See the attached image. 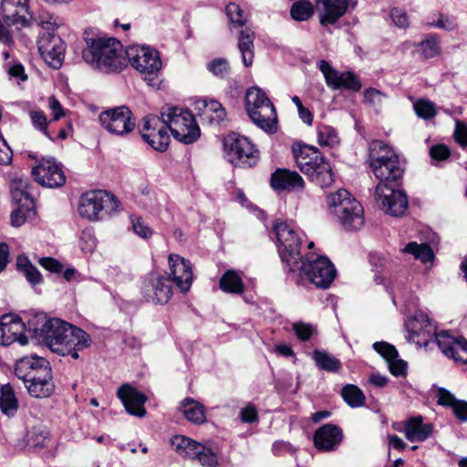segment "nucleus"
<instances>
[{"label":"nucleus","instance_id":"f257e3e1","mask_svg":"<svg viewBox=\"0 0 467 467\" xmlns=\"http://www.w3.org/2000/svg\"><path fill=\"white\" fill-rule=\"evenodd\" d=\"M368 162L379 180L375 189L377 204L388 214L400 216L408 208L407 195L396 189L404 173V164L395 150L381 140L369 144Z\"/></svg>","mask_w":467,"mask_h":467},{"label":"nucleus","instance_id":"f03ea898","mask_svg":"<svg viewBox=\"0 0 467 467\" xmlns=\"http://www.w3.org/2000/svg\"><path fill=\"white\" fill-rule=\"evenodd\" d=\"M27 333L53 352L71 356L74 359H78V352L91 343L90 336L83 329L59 318H47L42 314L28 320Z\"/></svg>","mask_w":467,"mask_h":467},{"label":"nucleus","instance_id":"7ed1b4c3","mask_svg":"<svg viewBox=\"0 0 467 467\" xmlns=\"http://www.w3.org/2000/svg\"><path fill=\"white\" fill-rule=\"evenodd\" d=\"M87 47L82 57L86 63L103 73L122 70L126 65L123 47L116 38L97 37L92 33L84 32Z\"/></svg>","mask_w":467,"mask_h":467},{"label":"nucleus","instance_id":"20e7f679","mask_svg":"<svg viewBox=\"0 0 467 467\" xmlns=\"http://www.w3.org/2000/svg\"><path fill=\"white\" fill-rule=\"evenodd\" d=\"M293 151L297 167L313 183L327 188L334 182L331 165L317 148L304 145Z\"/></svg>","mask_w":467,"mask_h":467},{"label":"nucleus","instance_id":"39448f33","mask_svg":"<svg viewBox=\"0 0 467 467\" xmlns=\"http://www.w3.org/2000/svg\"><path fill=\"white\" fill-rule=\"evenodd\" d=\"M331 213L346 231H356L364 224V210L361 203L347 190L341 189L327 197Z\"/></svg>","mask_w":467,"mask_h":467},{"label":"nucleus","instance_id":"423d86ee","mask_svg":"<svg viewBox=\"0 0 467 467\" xmlns=\"http://www.w3.org/2000/svg\"><path fill=\"white\" fill-rule=\"evenodd\" d=\"M273 228L284 269L287 272L294 270L303 257L300 253L303 234L296 229L294 223L282 220H276Z\"/></svg>","mask_w":467,"mask_h":467},{"label":"nucleus","instance_id":"0eeeda50","mask_svg":"<svg viewBox=\"0 0 467 467\" xmlns=\"http://www.w3.org/2000/svg\"><path fill=\"white\" fill-rule=\"evenodd\" d=\"M245 109L252 121L269 134L277 130V114L274 104L259 88L253 87L246 91Z\"/></svg>","mask_w":467,"mask_h":467},{"label":"nucleus","instance_id":"6e6552de","mask_svg":"<svg viewBox=\"0 0 467 467\" xmlns=\"http://www.w3.org/2000/svg\"><path fill=\"white\" fill-rule=\"evenodd\" d=\"M173 138L184 144L196 141L201 136L200 128L192 113L182 108L171 107L161 114Z\"/></svg>","mask_w":467,"mask_h":467},{"label":"nucleus","instance_id":"1a4fd4ad","mask_svg":"<svg viewBox=\"0 0 467 467\" xmlns=\"http://www.w3.org/2000/svg\"><path fill=\"white\" fill-rule=\"evenodd\" d=\"M0 19V42L6 46L13 43V37L7 28L9 26L17 27L29 26L33 21L29 0H2Z\"/></svg>","mask_w":467,"mask_h":467},{"label":"nucleus","instance_id":"9d476101","mask_svg":"<svg viewBox=\"0 0 467 467\" xmlns=\"http://www.w3.org/2000/svg\"><path fill=\"white\" fill-rule=\"evenodd\" d=\"M289 273H298L301 277H306L311 284L318 288L326 289L330 286L336 277L337 271L326 256H318L314 254L302 257L298 261V266Z\"/></svg>","mask_w":467,"mask_h":467},{"label":"nucleus","instance_id":"9b49d317","mask_svg":"<svg viewBox=\"0 0 467 467\" xmlns=\"http://www.w3.org/2000/svg\"><path fill=\"white\" fill-rule=\"evenodd\" d=\"M119 204L112 193L96 190L82 194L78 211L81 217L89 221L101 220L117 212Z\"/></svg>","mask_w":467,"mask_h":467},{"label":"nucleus","instance_id":"f8f14e48","mask_svg":"<svg viewBox=\"0 0 467 467\" xmlns=\"http://www.w3.org/2000/svg\"><path fill=\"white\" fill-rule=\"evenodd\" d=\"M11 195L16 208L11 213V224L21 226L27 218L35 215V200L29 191L27 180L16 178L11 182Z\"/></svg>","mask_w":467,"mask_h":467},{"label":"nucleus","instance_id":"ddd939ff","mask_svg":"<svg viewBox=\"0 0 467 467\" xmlns=\"http://www.w3.org/2000/svg\"><path fill=\"white\" fill-rule=\"evenodd\" d=\"M225 12L232 26L242 27L238 36V49L242 56L243 64L249 67L254 60V32L251 28H244L246 16L237 4L230 3L225 8Z\"/></svg>","mask_w":467,"mask_h":467},{"label":"nucleus","instance_id":"4468645a","mask_svg":"<svg viewBox=\"0 0 467 467\" xmlns=\"http://www.w3.org/2000/svg\"><path fill=\"white\" fill-rule=\"evenodd\" d=\"M225 155L234 166L253 167L258 161V151L251 141L243 136L233 133L223 142Z\"/></svg>","mask_w":467,"mask_h":467},{"label":"nucleus","instance_id":"2eb2a0df","mask_svg":"<svg viewBox=\"0 0 467 467\" xmlns=\"http://www.w3.org/2000/svg\"><path fill=\"white\" fill-rule=\"evenodd\" d=\"M100 125L114 136L125 137L136 127V119L126 106L115 107L102 111L99 116Z\"/></svg>","mask_w":467,"mask_h":467},{"label":"nucleus","instance_id":"dca6fc26","mask_svg":"<svg viewBox=\"0 0 467 467\" xmlns=\"http://www.w3.org/2000/svg\"><path fill=\"white\" fill-rule=\"evenodd\" d=\"M126 60L141 74L156 76L161 68L160 53L154 48L130 46L126 51Z\"/></svg>","mask_w":467,"mask_h":467},{"label":"nucleus","instance_id":"f3484780","mask_svg":"<svg viewBox=\"0 0 467 467\" xmlns=\"http://www.w3.org/2000/svg\"><path fill=\"white\" fill-rule=\"evenodd\" d=\"M142 122L140 134L143 140L153 150L164 152L171 140L164 120L161 117L149 115L143 118Z\"/></svg>","mask_w":467,"mask_h":467},{"label":"nucleus","instance_id":"a211bd4d","mask_svg":"<svg viewBox=\"0 0 467 467\" xmlns=\"http://www.w3.org/2000/svg\"><path fill=\"white\" fill-rule=\"evenodd\" d=\"M141 293L147 302L164 305L172 295L171 280L159 274L150 273L143 280Z\"/></svg>","mask_w":467,"mask_h":467},{"label":"nucleus","instance_id":"6ab92c4d","mask_svg":"<svg viewBox=\"0 0 467 467\" xmlns=\"http://www.w3.org/2000/svg\"><path fill=\"white\" fill-rule=\"evenodd\" d=\"M409 337L408 339L419 346L427 347L431 341L436 343V327L431 319L422 311H417L414 317L407 324Z\"/></svg>","mask_w":467,"mask_h":467},{"label":"nucleus","instance_id":"aec40b11","mask_svg":"<svg viewBox=\"0 0 467 467\" xmlns=\"http://www.w3.org/2000/svg\"><path fill=\"white\" fill-rule=\"evenodd\" d=\"M38 50L43 58L54 68H59L65 57V43L60 36L51 32L40 35Z\"/></svg>","mask_w":467,"mask_h":467},{"label":"nucleus","instance_id":"412c9836","mask_svg":"<svg viewBox=\"0 0 467 467\" xmlns=\"http://www.w3.org/2000/svg\"><path fill=\"white\" fill-rule=\"evenodd\" d=\"M15 374L23 382H26V380H36L38 377H51L52 369L48 360L46 358L30 356L25 357L16 362Z\"/></svg>","mask_w":467,"mask_h":467},{"label":"nucleus","instance_id":"4be33fe9","mask_svg":"<svg viewBox=\"0 0 467 467\" xmlns=\"http://www.w3.org/2000/svg\"><path fill=\"white\" fill-rule=\"evenodd\" d=\"M32 174L39 184L48 188L60 187L66 182L60 163L53 158L43 159L33 168Z\"/></svg>","mask_w":467,"mask_h":467},{"label":"nucleus","instance_id":"5701e85b","mask_svg":"<svg viewBox=\"0 0 467 467\" xmlns=\"http://www.w3.org/2000/svg\"><path fill=\"white\" fill-rule=\"evenodd\" d=\"M27 326L20 317L3 316L0 320V345L9 346L17 342L21 346L28 343Z\"/></svg>","mask_w":467,"mask_h":467},{"label":"nucleus","instance_id":"b1692460","mask_svg":"<svg viewBox=\"0 0 467 467\" xmlns=\"http://www.w3.org/2000/svg\"><path fill=\"white\" fill-rule=\"evenodd\" d=\"M327 86L334 89H348L358 91L361 88V82L358 78L350 71L338 73L327 60H320L318 64Z\"/></svg>","mask_w":467,"mask_h":467},{"label":"nucleus","instance_id":"393cba45","mask_svg":"<svg viewBox=\"0 0 467 467\" xmlns=\"http://www.w3.org/2000/svg\"><path fill=\"white\" fill-rule=\"evenodd\" d=\"M436 344L448 358L467 364V339L463 337H454L447 331H441L436 336Z\"/></svg>","mask_w":467,"mask_h":467},{"label":"nucleus","instance_id":"a878e982","mask_svg":"<svg viewBox=\"0 0 467 467\" xmlns=\"http://www.w3.org/2000/svg\"><path fill=\"white\" fill-rule=\"evenodd\" d=\"M168 261L170 272L172 276L171 283H174L182 293L188 292L192 282L191 263L175 254H170Z\"/></svg>","mask_w":467,"mask_h":467},{"label":"nucleus","instance_id":"bb28decb","mask_svg":"<svg viewBox=\"0 0 467 467\" xmlns=\"http://www.w3.org/2000/svg\"><path fill=\"white\" fill-rule=\"evenodd\" d=\"M313 440L318 451H336L343 440V431L338 426L327 423L315 431Z\"/></svg>","mask_w":467,"mask_h":467},{"label":"nucleus","instance_id":"cd10ccee","mask_svg":"<svg viewBox=\"0 0 467 467\" xmlns=\"http://www.w3.org/2000/svg\"><path fill=\"white\" fill-rule=\"evenodd\" d=\"M118 398L124 405L126 411L133 416L143 417L146 414L144 403L146 396L133 388L131 385L123 384L117 392Z\"/></svg>","mask_w":467,"mask_h":467},{"label":"nucleus","instance_id":"c85d7f7f","mask_svg":"<svg viewBox=\"0 0 467 467\" xmlns=\"http://www.w3.org/2000/svg\"><path fill=\"white\" fill-rule=\"evenodd\" d=\"M270 185L276 192H297L305 187L301 175L288 169H276L270 177Z\"/></svg>","mask_w":467,"mask_h":467},{"label":"nucleus","instance_id":"c756f323","mask_svg":"<svg viewBox=\"0 0 467 467\" xmlns=\"http://www.w3.org/2000/svg\"><path fill=\"white\" fill-rule=\"evenodd\" d=\"M400 432H403L405 437L410 442L424 441L433 431V426L431 423H423L422 417H412L403 422L402 428L394 427Z\"/></svg>","mask_w":467,"mask_h":467},{"label":"nucleus","instance_id":"7c9ffc66","mask_svg":"<svg viewBox=\"0 0 467 467\" xmlns=\"http://www.w3.org/2000/svg\"><path fill=\"white\" fill-rule=\"evenodd\" d=\"M195 109L198 110L202 119L210 123H220L226 116L225 109L214 99H202L195 103Z\"/></svg>","mask_w":467,"mask_h":467},{"label":"nucleus","instance_id":"2f4dec72","mask_svg":"<svg viewBox=\"0 0 467 467\" xmlns=\"http://www.w3.org/2000/svg\"><path fill=\"white\" fill-rule=\"evenodd\" d=\"M324 5V14L320 17L323 26L335 24L343 16L348 7L349 0H321Z\"/></svg>","mask_w":467,"mask_h":467},{"label":"nucleus","instance_id":"473e14b6","mask_svg":"<svg viewBox=\"0 0 467 467\" xmlns=\"http://www.w3.org/2000/svg\"><path fill=\"white\" fill-rule=\"evenodd\" d=\"M180 410L193 424L201 425L206 421L205 407L192 398H185L181 402Z\"/></svg>","mask_w":467,"mask_h":467},{"label":"nucleus","instance_id":"72a5a7b5","mask_svg":"<svg viewBox=\"0 0 467 467\" xmlns=\"http://www.w3.org/2000/svg\"><path fill=\"white\" fill-rule=\"evenodd\" d=\"M16 270L21 273L30 286L36 289V286L44 283L40 271L31 263L27 256L20 254L16 261Z\"/></svg>","mask_w":467,"mask_h":467},{"label":"nucleus","instance_id":"f704fd0d","mask_svg":"<svg viewBox=\"0 0 467 467\" xmlns=\"http://www.w3.org/2000/svg\"><path fill=\"white\" fill-rule=\"evenodd\" d=\"M171 445L175 451L183 458L195 460L200 454V450H203V444L193 441L185 436H175L171 440Z\"/></svg>","mask_w":467,"mask_h":467},{"label":"nucleus","instance_id":"c9c22d12","mask_svg":"<svg viewBox=\"0 0 467 467\" xmlns=\"http://www.w3.org/2000/svg\"><path fill=\"white\" fill-rule=\"evenodd\" d=\"M24 384L29 395L37 399L47 398L55 390L53 376L48 378L38 377L36 380H26Z\"/></svg>","mask_w":467,"mask_h":467},{"label":"nucleus","instance_id":"e433bc0d","mask_svg":"<svg viewBox=\"0 0 467 467\" xmlns=\"http://www.w3.org/2000/svg\"><path fill=\"white\" fill-rule=\"evenodd\" d=\"M219 287L222 291L229 294L241 295L244 290L241 275L235 270H227L219 281Z\"/></svg>","mask_w":467,"mask_h":467},{"label":"nucleus","instance_id":"4c0bfd02","mask_svg":"<svg viewBox=\"0 0 467 467\" xmlns=\"http://www.w3.org/2000/svg\"><path fill=\"white\" fill-rule=\"evenodd\" d=\"M312 358L319 369L336 373L342 368L340 360L325 350H314Z\"/></svg>","mask_w":467,"mask_h":467},{"label":"nucleus","instance_id":"58836bf2","mask_svg":"<svg viewBox=\"0 0 467 467\" xmlns=\"http://www.w3.org/2000/svg\"><path fill=\"white\" fill-rule=\"evenodd\" d=\"M0 409L7 416H14L18 410V400L10 384L3 385L0 389Z\"/></svg>","mask_w":467,"mask_h":467},{"label":"nucleus","instance_id":"ea45409f","mask_svg":"<svg viewBox=\"0 0 467 467\" xmlns=\"http://www.w3.org/2000/svg\"><path fill=\"white\" fill-rule=\"evenodd\" d=\"M341 396L344 401L352 408L361 407L365 404V395L356 385L348 384L343 387Z\"/></svg>","mask_w":467,"mask_h":467},{"label":"nucleus","instance_id":"a19ab883","mask_svg":"<svg viewBox=\"0 0 467 467\" xmlns=\"http://www.w3.org/2000/svg\"><path fill=\"white\" fill-rule=\"evenodd\" d=\"M317 141L322 147L334 148L339 144V137L335 128L328 125H318L317 127Z\"/></svg>","mask_w":467,"mask_h":467},{"label":"nucleus","instance_id":"79ce46f5","mask_svg":"<svg viewBox=\"0 0 467 467\" xmlns=\"http://www.w3.org/2000/svg\"><path fill=\"white\" fill-rule=\"evenodd\" d=\"M403 253L411 254L416 259H420L426 264L434 258L433 251L427 244H417L416 242L409 243L403 249Z\"/></svg>","mask_w":467,"mask_h":467},{"label":"nucleus","instance_id":"37998d69","mask_svg":"<svg viewBox=\"0 0 467 467\" xmlns=\"http://www.w3.org/2000/svg\"><path fill=\"white\" fill-rule=\"evenodd\" d=\"M48 441V431L46 428L37 426L33 427L27 432V446L33 449H40L46 446Z\"/></svg>","mask_w":467,"mask_h":467},{"label":"nucleus","instance_id":"c03bdc74","mask_svg":"<svg viewBox=\"0 0 467 467\" xmlns=\"http://www.w3.org/2000/svg\"><path fill=\"white\" fill-rule=\"evenodd\" d=\"M290 13L293 19L296 21H306L313 15L314 8L309 1L303 0L294 3L291 6Z\"/></svg>","mask_w":467,"mask_h":467},{"label":"nucleus","instance_id":"a18cd8bd","mask_svg":"<svg viewBox=\"0 0 467 467\" xmlns=\"http://www.w3.org/2000/svg\"><path fill=\"white\" fill-rule=\"evenodd\" d=\"M29 117L33 126L41 131L47 139L54 141L55 137L48 130L49 122L42 110H30Z\"/></svg>","mask_w":467,"mask_h":467},{"label":"nucleus","instance_id":"49530a36","mask_svg":"<svg viewBox=\"0 0 467 467\" xmlns=\"http://www.w3.org/2000/svg\"><path fill=\"white\" fill-rule=\"evenodd\" d=\"M43 30L47 32L54 33V31L59 26L60 21L57 17H55L52 14L47 11L41 10L36 18L33 17Z\"/></svg>","mask_w":467,"mask_h":467},{"label":"nucleus","instance_id":"de8ad7c7","mask_svg":"<svg viewBox=\"0 0 467 467\" xmlns=\"http://www.w3.org/2000/svg\"><path fill=\"white\" fill-rule=\"evenodd\" d=\"M419 46L425 58H432L440 53V43L436 35H429Z\"/></svg>","mask_w":467,"mask_h":467},{"label":"nucleus","instance_id":"09e8293b","mask_svg":"<svg viewBox=\"0 0 467 467\" xmlns=\"http://www.w3.org/2000/svg\"><path fill=\"white\" fill-rule=\"evenodd\" d=\"M386 99V95L379 89L369 88L364 91V103L379 112L382 103Z\"/></svg>","mask_w":467,"mask_h":467},{"label":"nucleus","instance_id":"8fccbe9b","mask_svg":"<svg viewBox=\"0 0 467 467\" xmlns=\"http://www.w3.org/2000/svg\"><path fill=\"white\" fill-rule=\"evenodd\" d=\"M414 110L418 117L424 119H430L435 117L437 113L434 103L423 99L414 103Z\"/></svg>","mask_w":467,"mask_h":467},{"label":"nucleus","instance_id":"3c124183","mask_svg":"<svg viewBox=\"0 0 467 467\" xmlns=\"http://www.w3.org/2000/svg\"><path fill=\"white\" fill-rule=\"evenodd\" d=\"M292 328L296 337L302 342L308 341L316 333V328L312 325L304 322L294 323Z\"/></svg>","mask_w":467,"mask_h":467},{"label":"nucleus","instance_id":"603ef678","mask_svg":"<svg viewBox=\"0 0 467 467\" xmlns=\"http://www.w3.org/2000/svg\"><path fill=\"white\" fill-rule=\"evenodd\" d=\"M373 348L381 357H383L387 362H389L391 359L399 357L395 347L385 341L375 342L373 344Z\"/></svg>","mask_w":467,"mask_h":467},{"label":"nucleus","instance_id":"864d4df0","mask_svg":"<svg viewBox=\"0 0 467 467\" xmlns=\"http://www.w3.org/2000/svg\"><path fill=\"white\" fill-rule=\"evenodd\" d=\"M200 454L196 456L195 460L204 467H216L218 464V457L216 453L209 447L203 445V450H201Z\"/></svg>","mask_w":467,"mask_h":467},{"label":"nucleus","instance_id":"5fc2aeb1","mask_svg":"<svg viewBox=\"0 0 467 467\" xmlns=\"http://www.w3.org/2000/svg\"><path fill=\"white\" fill-rule=\"evenodd\" d=\"M208 70L216 77L223 78L229 70V63L225 58H215L207 65Z\"/></svg>","mask_w":467,"mask_h":467},{"label":"nucleus","instance_id":"6e6d98bb","mask_svg":"<svg viewBox=\"0 0 467 467\" xmlns=\"http://www.w3.org/2000/svg\"><path fill=\"white\" fill-rule=\"evenodd\" d=\"M390 17L396 26L406 29L410 26V20L408 14L401 8H392L390 11Z\"/></svg>","mask_w":467,"mask_h":467},{"label":"nucleus","instance_id":"4d7b16f0","mask_svg":"<svg viewBox=\"0 0 467 467\" xmlns=\"http://www.w3.org/2000/svg\"><path fill=\"white\" fill-rule=\"evenodd\" d=\"M389 364V371L396 377H402L407 374V363L398 357L391 359Z\"/></svg>","mask_w":467,"mask_h":467},{"label":"nucleus","instance_id":"13d9d810","mask_svg":"<svg viewBox=\"0 0 467 467\" xmlns=\"http://www.w3.org/2000/svg\"><path fill=\"white\" fill-rule=\"evenodd\" d=\"M239 416L241 420L245 423H253L258 420L257 410L252 404H248L246 407L242 409Z\"/></svg>","mask_w":467,"mask_h":467},{"label":"nucleus","instance_id":"bf43d9fd","mask_svg":"<svg viewBox=\"0 0 467 467\" xmlns=\"http://www.w3.org/2000/svg\"><path fill=\"white\" fill-rule=\"evenodd\" d=\"M38 264L51 273H60L63 270V265L53 257H41Z\"/></svg>","mask_w":467,"mask_h":467},{"label":"nucleus","instance_id":"052dcab7","mask_svg":"<svg viewBox=\"0 0 467 467\" xmlns=\"http://www.w3.org/2000/svg\"><path fill=\"white\" fill-rule=\"evenodd\" d=\"M427 25L429 26L444 29L446 31H452V30L456 29V27H457V25L454 22V20H452L443 15H440V17L437 21L432 22V23H428Z\"/></svg>","mask_w":467,"mask_h":467},{"label":"nucleus","instance_id":"680f3d73","mask_svg":"<svg viewBox=\"0 0 467 467\" xmlns=\"http://www.w3.org/2000/svg\"><path fill=\"white\" fill-rule=\"evenodd\" d=\"M454 138L462 147H467V125L462 121H456Z\"/></svg>","mask_w":467,"mask_h":467},{"label":"nucleus","instance_id":"e2e57ef3","mask_svg":"<svg viewBox=\"0 0 467 467\" xmlns=\"http://www.w3.org/2000/svg\"><path fill=\"white\" fill-rule=\"evenodd\" d=\"M430 155L433 160L444 161L450 156V150L443 144H438L431 148Z\"/></svg>","mask_w":467,"mask_h":467},{"label":"nucleus","instance_id":"0e129e2a","mask_svg":"<svg viewBox=\"0 0 467 467\" xmlns=\"http://www.w3.org/2000/svg\"><path fill=\"white\" fill-rule=\"evenodd\" d=\"M132 227L134 232L142 238L151 235V230L140 218L132 219Z\"/></svg>","mask_w":467,"mask_h":467},{"label":"nucleus","instance_id":"69168bd1","mask_svg":"<svg viewBox=\"0 0 467 467\" xmlns=\"http://www.w3.org/2000/svg\"><path fill=\"white\" fill-rule=\"evenodd\" d=\"M80 246L87 253L92 252L96 247L95 237L89 232L84 231L80 237Z\"/></svg>","mask_w":467,"mask_h":467},{"label":"nucleus","instance_id":"338daca9","mask_svg":"<svg viewBox=\"0 0 467 467\" xmlns=\"http://www.w3.org/2000/svg\"><path fill=\"white\" fill-rule=\"evenodd\" d=\"M456 398L447 389L441 388L438 390V403L441 406L452 407L457 401Z\"/></svg>","mask_w":467,"mask_h":467},{"label":"nucleus","instance_id":"774afa93","mask_svg":"<svg viewBox=\"0 0 467 467\" xmlns=\"http://www.w3.org/2000/svg\"><path fill=\"white\" fill-rule=\"evenodd\" d=\"M454 415L462 421L467 420V402L457 400L451 407Z\"/></svg>","mask_w":467,"mask_h":467}]
</instances>
